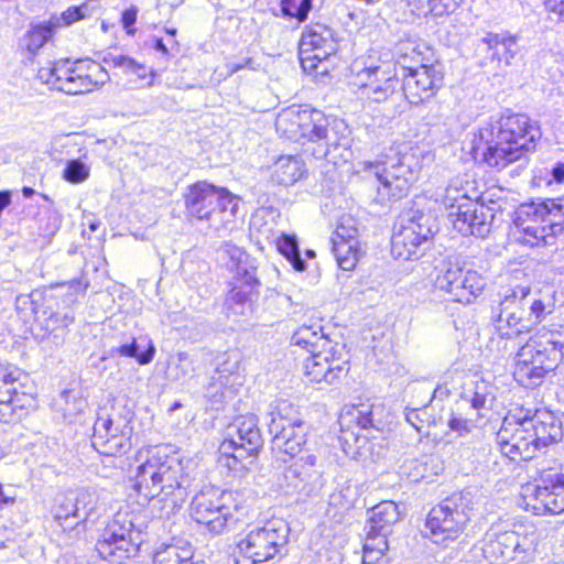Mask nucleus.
Masks as SVG:
<instances>
[{
	"label": "nucleus",
	"instance_id": "nucleus-39",
	"mask_svg": "<svg viewBox=\"0 0 564 564\" xmlns=\"http://www.w3.org/2000/svg\"><path fill=\"white\" fill-rule=\"evenodd\" d=\"M337 50H326L321 46L313 48L312 52L299 51L301 66L305 73H327L324 63L336 53Z\"/></svg>",
	"mask_w": 564,
	"mask_h": 564
},
{
	"label": "nucleus",
	"instance_id": "nucleus-16",
	"mask_svg": "<svg viewBox=\"0 0 564 564\" xmlns=\"http://www.w3.org/2000/svg\"><path fill=\"white\" fill-rule=\"evenodd\" d=\"M362 171L372 174L380 183L379 195L384 199L406 196L416 181L421 163L413 152L398 153L386 162L365 161Z\"/></svg>",
	"mask_w": 564,
	"mask_h": 564
},
{
	"label": "nucleus",
	"instance_id": "nucleus-31",
	"mask_svg": "<svg viewBox=\"0 0 564 564\" xmlns=\"http://www.w3.org/2000/svg\"><path fill=\"white\" fill-rule=\"evenodd\" d=\"M291 344L299 346L310 354L332 352L339 354L345 350V346L338 343H333L324 333L323 327L318 324L300 326L291 337Z\"/></svg>",
	"mask_w": 564,
	"mask_h": 564
},
{
	"label": "nucleus",
	"instance_id": "nucleus-11",
	"mask_svg": "<svg viewBox=\"0 0 564 564\" xmlns=\"http://www.w3.org/2000/svg\"><path fill=\"white\" fill-rule=\"evenodd\" d=\"M37 77L52 89L67 95H80L93 91L108 80L107 72L91 61L68 59L54 62L47 67H41Z\"/></svg>",
	"mask_w": 564,
	"mask_h": 564
},
{
	"label": "nucleus",
	"instance_id": "nucleus-15",
	"mask_svg": "<svg viewBox=\"0 0 564 564\" xmlns=\"http://www.w3.org/2000/svg\"><path fill=\"white\" fill-rule=\"evenodd\" d=\"M290 527L281 518H273L251 529L238 543L236 564H258L281 555L286 547Z\"/></svg>",
	"mask_w": 564,
	"mask_h": 564
},
{
	"label": "nucleus",
	"instance_id": "nucleus-33",
	"mask_svg": "<svg viewBox=\"0 0 564 564\" xmlns=\"http://www.w3.org/2000/svg\"><path fill=\"white\" fill-rule=\"evenodd\" d=\"M100 427H94L93 446L105 456H118L127 453L130 447V435L132 427L128 421L123 420L122 429L120 433H116L115 436H108V432H100Z\"/></svg>",
	"mask_w": 564,
	"mask_h": 564
},
{
	"label": "nucleus",
	"instance_id": "nucleus-55",
	"mask_svg": "<svg viewBox=\"0 0 564 564\" xmlns=\"http://www.w3.org/2000/svg\"><path fill=\"white\" fill-rule=\"evenodd\" d=\"M104 62L108 65H112L115 67H120L124 72L127 70L128 66L133 65V58L122 55V54L108 53L104 57Z\"/></svg>",
	"mask_w": 564,
	"mask_h": 564
},
{
	"label": "nucleus",
	"instance_id": "nucleus-32",
	"mask_svg": "<svg viewBox=\"0 0 564 564\" xmlns=\"http://www.w3.org/2000/svg\"><path fill=\"white\" fill-rule=\"evenodd\" d=\"M397 64L402 70L434 64L432 48L420 40H402L397 45Z\"/></svg>",
	"mask_w": 564,
	"mask_h": 564
},
{
	"label": "nucleus",
	"instance_id": "nucleus-25",
	"mask_svg": "<svg viewBox=\"0 0 564 564\" xmlns=\"http://www.w3.org/2000/svg\"><path fill=\"white\" fill-rule=\"evenodd\" d=\"M284 478L288 487L304 499L317 497L325 485L317 456L308 452L285 468Z\"/></svg>",
	"mask_w": 564,
	"mask_h": 564
},
{
	"label": "nucleus",
	"instance_id": "nucleus-19",
	"mask_svg": "<svg viewBox=\"0 0 564 564\" xmlns=\"http://www.w3.org/2000/svg\"><path fill=\"white\" fill-rule=\"evenodd\" d=\"M218 257L234 273L232 289L228 294L227 302L240 306L241 310H237V313L243 314L245 305L250 302L252 292L259 285L256 276V260L231 242H224L220 246Z\"/></svg>",
	"mask_w": 564,
	"mask_h": 564
},
{
	"label": "nucleus",
	"instance_id": "nucleus-62",
	"mask_svg": "<svg viewBox=\"0 0 564 564\" xmlns=\"http://www.w3.org/2000/svg\"><path fill=\"white\" fill-rule=\"evenodd\" d=\"M15 502V496L3 489L0 484V509L12 506Z\"/></svg>",
	"mask_w": 564,
	"mask_h": 564
},
{
	"label": "nucleus",
	"instance_id": "nucleus-20",
	"mask_svg": "<svg viewBox=\"0 0 564 564\" xmlns=\"http://www.w3.org/2000/svg\"><path fill=\"white\" fill-rule=\"evenodd\" d=\"M434 285L452 301L469 304L482 293L487 281L477 271L465 270L457 260L445 259L435 267Z\"/></svg>",
	"mask_w": 564,
	"mask_h": 564
},
{
	"label": "nucleus",
	"instance_id": "nucleus-27",
	"mask_svg": "<svg viewBox=\"0 0 564 564\" xmlns=\"http://www.w3.org/2000/svg\"><path fill=\"white\" fill-rule=\"evenodd\" d=\"M240 356L237 352L224 355V360L217 366L208 384L205 397L214 404H221L234 398L237 387L241 384L238 373Z\"/></svg>",
	"mask_w": 564,
	"mask_h": 564
},
{
	"label": "nucleus",
	"instance_id": "nucleus-40",
	"mask_svg": "<svg viewBox=\"0 0 564 564\" xmlns=\"http://www.w3.org/2000/svg\"><path fill=\"white\" fill-rule=\"evenodd\" d=\"M276 247L279 252L285 257L294 270L299 272L306 270V263L301 258L299 242L294 235L281 234L276 240Z\"/></svg>",
	"mask_w": 564,
	"mask_h": 564
},
{
	"label": "nucleus",
	"instance_id": "nucleus-36",
	"mask_svg": "<svg viewBox=\"0 0 564 564\" xmlns=\"http://www.w3.org/2000/svg\"><path fill=\"white\" fill-rule=\"evenodd\" d=\"M194 550L189 543L167 544L160 546L153 556L154 564H205L204 561H193Z\"/></svg>",
	"mask_w": 564,
	"mask_h": 564
},
{
	"label": "nucleus",
	"instance_id": "nucleus-63",
	"mask_svg": "<svg viewBox=\"0 0 564 564\" xmlns=\"http://www.w3.org/2000/svg\"><path fill=\"white\" fill-rule=\"evenodd\" d=\"M135 20H137V10L129 9L122 13V24H123L124 29L128 30L130 26H132L135 23Z\"/></svg>",
	"mask_w": 564,
	"mask_h": 564
},
{
	"label": "nucleus",
	"instance_id": "nucleus-12",
	"mask_svg": "<svg viewBox=\"0 0 564 564\" xmlns=\"http://www.w3.org/2000/svg\"><path fill=\"white\" fill-rule=\"evenodd\" d=\"M476 494L470 489L455 492L433 507L426 519V529L436 544L446 545L456 540L470 519L477 505Z\"/></svg>",
	"mask_w": 564,
	"mask_h": 564
},
{
	"label": "nucleus",
	"instance_id": "nucleus-41",
	"mask_svg": "<svg viewBox=\"0 0 564 564\" xmlns=\"http://www.w3.org/2000/svg\"><path fill=\"white\" fill-rule=\"evenodd\" d=\"M53 28L46 24L32 26L21 39L20 46L34 55L51 37Z\"/></svg>",
	"mask_w": 564,
	"mask_h": 564
},
{
	"label": "nucleus",
	"instance_id": "nucleus-42",
	"mask_svg": "<svg viewBox=\"0 0 564 564\" xmlns=\"http://www.w3.org/2000/svg\"><path fill=\"white\" fill-rule=\"evenodd\" d=\"M332 250L341 270L350 271L356 267L359 253L358 241L348 243L335 240Z\"/></svg>",
	"mask_w": 564,
	"mask_h": 564
},
{
	"label": "nucleus",
	"instance_id": "nucleus-22",
	"mask_svg": "<svg viewBox=\"0 0 564 564\" xmlns=\"http://www.w3.org/2000/svg\"><path fill=\"white\" fill-rule=\"evenodd\" d=\"M530 292V286L517 285L503 293L492 317L496 332L500 338H516L530 332L531 324L523 317L524 301Z\"/></svg>",
	"mask_w": 564,
	"mask_h": 564
},
{
	"label": "nucleus",
	"instance_id": "nucleus-53",
	"mask_svg": "<svg viewBox=\"0 0 564 564\" xmlns=\"http://www.w3.org/2000/svg\"><path fill=\"white\" fill-rule=\"evenodd\" d=\"M335 240H341L348 243H355L357 240V229L356 228H347L343 224L337 226L336 230L332 237V243L334 245Z\"/></svg>",
	"mask_w": 564,
	"mask_h": 564
},
{
	"label": "nucleus",
	"instance_id": "nucleus-44",
	"mask_svg": "<svg viewBox=\"0 0 564 564\" xmlns=\"http://www.w3.org/2000/svg\"><path fill=\"white\" fill-rule=\"evenodd\" d=\"M375 405L369 402H361L352 404L347 411L346 416L349 417L350 422L356 423L361 429L377 427L376 420L373 417Z\"/></svg>",
	"mask_w": 564,
	"mask_h": 564
},
{
	"label": "nucleus",
	"instance_id": "nucleus-14",
	"mask_svg": "<svg viewBox=\"0 0 564 564\" xmlns=\"http://www.w3.org/2000/svg\"><path fill=\"white\" fill-rule=\"evenodd\" d=\"M534 546V530L524 524H514L510 530L487 532L479 551L484 557L482 564H527Z\"/></svg>",
	"mask_w": 564,
	"mask_h": 564
},
{
	"label": "nucleus",
	"instance_id": "nucleus-5",
	"mask_svg": "<svg viewBox=\"0 0 564 564\" xmlns=\"http://www.w3.org/2000/svg\"><path fill=\"white\" fill-rule=\"evenodd\" d=\"M517 240L530 247L553 245L564 230V200L545 199L521 204L516 210Z\"/></svg>",
	"mask_w": 564,
	"mask_h": 564
},
{
	"label": "nucleus",
	"instance_id": "nucleus-46",
	"mask_svg": "<svg viewBox=\"0 0 564 564\" xmlns=\"http://www.w3.org/2000/svg\"><path fill=\"white\" fill-rule=\"evenodd\" d=\"M139 344L135 339L130 344H123L119 346L116 350L118 354L124 357H133L138 360L140 365H148L153 360L155 348L153 344L149 343V347L147 350L139 352Z\"/></svg>",
	"mask_w": 564,
	"mask_h": 564
},
{
	"label": "nucleus",
	"instance_id": "nucleus-59",
	"mask_svg": "<svg viewBox=\"0 0 564 564\" xmlns=\"http://www.w3.org/2000/svg\"><path fill=\"white\" fill-rule=\"evenodd\" d=\"M176 367L181 370L183 376H187L194 371L193 360L187 352L182 351L177 354Z\"/></svg>",
	"mask_w": 564,
	"mask_h": 564
},
{
	"label": "nucleus",
	"instance_id": "nucleus-18",
	"mask_svg": "<svg viewBox=\"0 0 564 564\" xmlns=\"http://www.w3.org/2000/svg\"><path fill=\"white\" fill-rule=\"evenodd\" d=\"M443 203L453 227L463 236L485 238L490 232L491 209L473 200L463 189L448 186Z\"/></svg>",
	"mask_w": 564,
	"mask_h": 564
},
{
	"label": "nucleus",
	"instance_id": "nucleus-61",
	"mask_svg": "<svg viewBox=\"0 0 564 564\" xmlns=\"http://www.w3.org/2000/svg\"><path fill=\"white\" fill-rule=\"evenodd\" d=\"M126 72L137 75L140 79H145L148 75V68L144 65L139 64L134 59L133 65L128 66Z\"/></svg>",
	"mask_w": 564,
	"mask_h": 564
},
{
	"label": "nucleus",
	"instance_id": "nucleus-1",
	"mask_svg": "<svg viewBox=\"0 0 564 564\" xmlns=\"http://www.w3.org/2000/svg\"><path fill=\"white\" fill-rule=\"evenodd\" d=\"M562 437V423L553 412L521 406L510 410L503 417L497 443L510 459L530 460L557 444Z\"/></svg>",
	"mask_w": 564,
	"mask_h": 564
},
{
	"label": "nucleus",
	"instance_id": "nucleus-8",
	"mask_svg": "<svg viewBox=\"0 0 564 564\" xmlns=\"http://www.w3.org/2000/svg\"><path fill=\"white\" fill-rule=\"evenodd\" d=\"M144 516L119 510L96 544L99 555L115 564L138 555L147 530Z\"/></svg>",
	"mask_w": 564,
	"mask_h": 564
},
{
	"label": "nucleus",
	"instance_id": "nucleus-35",
	"mask_svg": "<svg viewBox=\"0 0 564 564\" xmlns=\"http://www.w3.org/2000/svg\"><path fill=\"white\" fill-rule=\"evenodd\" d=\"M303 167L302 160L296 156H280L273 164L272 180L280 185H292L302 177Z\"/></svg>",
	"mask_w": 564,
	"mask_h": 564
},
{
	"label": "nucleus",
	"instance_id": "nucleus-29",
	"mask_svg": "<svg viewBox=\"0 0 564 564\" xmlns=\"http://www.w3.org/2000/svg\"><path fill=\"white\" fill-rule=\"evenodd\" d=\"M344 357L345 350L341 355L321 351L311 354L304 361V375L312 382L334 384L347 371Z\"/></svg>",
	"mask_w": 564,
	"mask_h": 564
},
{
	"label": "nucleus",
	"instance_id": "nucleus-56",
	"mask_svg": "<svg viewBox=\"0 0 564 564\" xmlns=\"http://www.w3.org/2000/svg\"><path fill=\"white\" fill-rule=\"evenodd\" d=\"M423 415H426V412L422 409H405L406 422L411 424L417 432H421L423 426Z\"/></svg>",
	"mask_w": 564,
	"mask_h": 564
},
{
	"label": "nucleus",
	"instance_id": "nucleus-51",
	"mask_svg": "<svg viewBox=\"0 0 564 564\" xmlns=\"http://www.w3.org/2000/svg\"><path fill=\"white\" fill-rule=\"evenodd\" d=\"M90 15V8L87 3L69 7L62 13V20L65 25H70L79 20Z\"/></svg>",
	"mask_w": 564,
	"mask_h": 564
},
{
	"label": "nucleus",
	"instance_id": "nucleus-21",
	"mask_svg": "<svg viewBox=\"0 0 564 564\" xmlns=\"http://www.w3.org/2000/svg\"><path fill=\"white\" fill-rule=\"evenodd\" d=\"M98 497L88 488L62 491L55 495L51 507L54 522L72 536L85 528V522L96 509Z\"/></svg>",
	"mask_w": 564,
	"mask_h": 564
},
{
	"label": "nucleus",
	"instance_id": "nucleus-37",
	"mask_svg": "<svg viewBox=\"0 0 564 564\" xmlns=\"http://www.w3.org/2000/svg\"><path fill=\"white\" fill-rule=\"evenodd\" d=\"M318 46L326 50H337V43L333 37L332 29L322 24H316L303 32L300 40L299 51L310 53L313 48Z\"/></svg>",
	"mask_w": 564,
	"mask_h": 564
},
{
	"label": "nucleus",
	"instance_id": "nucleus-7",
	"mask_svg": "<svg viewBox=\"0 0 564 564\" xmlns=\"http://www.w3.org/2000/svg\"><path fill=\"white\" fill-rule=\"evenodd\" d=\"M184 200L187 215L207 221L215 231L227 229L235 221L237 197L225 187L199 181L187 187Z\"/></svg>",
	"mask_w": 564,
	"mask_h": 564
},
{
	"label": "nucleus",
	"instance_id": "nucleus-30",
	"mask_svg": "<svg viewBox=\"0 0 564 564\" xmlns=\"http://www.w3.org/2000/svg\"><path fill=\"white\" fill-rule=\"evenodd\" d=\"M74 322V316L68 313L51 312L46 316L36 317L33 326V335L39 341H47L53 346H61L68 333V326Z\"/></svg>",
	"mask_w": 564,
	"mask_h": 564
},
{
	"label": "nucleus",
	"instance_id": "nucleus-58",
	"mask_svg": "<svg viewBox=\"0 0 564 564\" xmlns=\"http://www.w3.org/2000/svg\"><path fill=\"white\" fill-rule=\"evenodd\" d=\"M506 37L507 35L505 34L487 33L486 36L482 37L481 42L488 46L489 51H492V53H497L498 48L500 47V44L503 42Z\"/></svg>",
	"mask_w": 564,
	"mask_h": 564
},
{
	"label": "nucleus",
	"instance_id": "nucleus-54",
	"mask_svg": "<svg viewBox=\"0 0 564 564\" xmlns=\"http://www.w3.org/2000/svg\"><path fill=\"white\" fill-rule=\"evenodd\" d=\"M123 421H117L115 422L112 419H98V421L95 423V427H100L101 433L108 432V436H115L116 433H120V430L122 429Z\"/></svg>",
	"mask_w": 564,
	"mask_h": 564
},
{
	"label": "nucleus",
	"instance_id": "nucleus-38",
	"mask_svg": "<svg viewBox=\"0 0 564 564\" xmlns=\"http://www.w3.org/2000/svg\"><path fill=\"white\" fill-rule=\"evenodd\" d=\"M412 13L417 17H443L457 10L463 0H406Z\"/></svg>",
	"mask_w": 564,
	"mask_h": 564
},
{
	"label": "nucleus",
	"instance_id": "nucleus-6",
	"mask_svg": "<svg viewBox=\"0 0 564 564\" xmlns=\"http://www.w3.org/2000/svg\"><path fill=\"white\" fill-rule=\"evenodd\" d=\"M245 509L239 492L206 487L194 496L191 516L208 532L220 535L240 521Z\"/></svg>",
	"mask_w": 564,
	"mask_h": 564
},
{
	"label": "nucleus",
	"instance_id": "nucleus-13",
	"mask_svg": "<svg viewBox=\"0 0 564 564\" xmlns=\"http://www.w3.org/2000/svg\"><path fill=\"white\" fill-rule=\"evenodd\" d=\"M438 231L436 218L421 210L404 212L394 226L391 253L395 259L412 261L423 256Z\"/></svg>",
	"mask_w": 564,
	"mask_h": 564
},
{
	"label": "nucleus",
	"instance_id": "nucleus-57",
	"mask_svg": "<svg viewBox=\"0 0 564 564\" xmlns=\"http://www.w3.org/2000/svg\"><path fill=\"white\" fill-rule=\"evenodd\" d=\"M545 9L554 14L558 22H564V0H544Z\"/></svg>",
	"mask_w": 564,
	"mask_h": 564
},
{
	"label": "nucleus",
	"instance_id": "nucleus-52",
	"mask_svg": "<svg viewBox=\"0 0 564 564\" xmlns=\"http://www.w3.org/2000/svg\"><path fill=\"white\" fill-rule=\"evenodd\" d=\"M258 66L259 65L256 64V62L251 57H243L238 62H228V63H226V69H227L226 76H231L235 73H238L239 70H242L246 68L256 70L258 68Z\"/></svg>",
	"mask_w": 564,
	"mask_h": 564
},
{
	"label": "nucleus",
	"instance_id": "nucleus-48",
	"mask_svg": "<svg viewBox=\"0 0 564 564\" xmlns=\"http://www.w3.org/2000/svg\"><path fill=\"white\" fill-rule=\"evenodd\" d=\"M268 217H272L269 209L261 208L257 210L250 219V229L264 238H269L273 232V225L268 221Z\"/></svg>",
	"mask_w": 564,
	"mask_h": 564
},
{
	"label": "nucleus",
	"instance_id": "nucleus-23",
	"mask_svg": "<svg viewBox=\"0 0 564 564\" xmlns=\"http://www.w3.org/2000/svg\"><path fill=\"white\" fill-rule=\"evenodd\" d=\"M525 497L532 498L533 509L558 514L564 511V470H543L535 484L525 487Z\"/></svg>",
	"mask_w": 564,
	"mask_h": 564
},
{
	"label": "nucleus",
	"instance_id": "nucleus-49",
	"mask_svg": "<svg viewBox=\"0 0 564 564\" xmlns=\"http://www.w3.org/2000/svg\"><path fill=\"white\" fill-rule=\"evenodd\" d=\"M447 426L459 436L469 434L475 429L473 420L465 417L458 410L452 411L447 420Z\"/></svg>",
	"mask_w": 564,
	"mask_h": 564
},
{
	"label": "nucleus",
	"instance_id": "nucleus-2",
	"mask_svg": "<svg viewBox=\"0 0 564 564\" xmlns=\"http://www.w3.org/2000/svg\"><path fill=\"white\" fill-rule=\"evenodd\" d=\"M188 486L189 475L176 454L170 455L166 447L160 446L147 451L144 462L137 468L134 488L145 500L158 499L162 503L160 517L169 518L181 508Z\"/></svg>",
	"mask_w": 564,
	"mask_h": 564
},
{
	"label": "nucleus",
	"instance_id": "nucleus-3",
	"mask_svg": "<svg viewBox=\"0 0 564 564\" xmlns=\"http://www.w3.org/2000/svg\"><path fill=\"white\" fill-rule=\"evenodd\" d=\"M541 137L540 129L524 113H514L510 109L491 116L479 129V144L482 160L489 166L503 169L535 148Z\"/></svg>",
	"mask_w": 564,
	"mask_h": 564
},
{
	"label": "nucleus",
	"instance_id": "nucleus-26",
	"mask_svg": "<svg viewBox=\"0 0 564 564\" xmlns=\"http://www.w3.org/2000/svg\"><path fill=\"white\" fill-rule=\"evenodd\" d=\"M402 72V90L411 105H420L429 100L442 86L443 73L437 63Z\"/></svg>",
	"mask_w": 564,
	"mask_h": 564
},
{
	"label": "nucleus",
	"instance_id": "nucleus-45",
	"mask_svg": "<svg viewBox=\"0 0 564 564\" xmlns=\"http://www.w3.org/2000/svg\"><path fill=\"white\" fill-rule=\"evenodd\" d=\"M312 9V0H281V11L284 18H295L304 22Z\"/></svg>",
	"mask_w": 564,
	"mask_h": 564
},
{
	"label": "nucleus",
	"instance_id": "nucleus-43",
	"mask_svg": "<svg viewBox=\"0 0 564 564\" xmlns=\"http://www.w3.org/2000/svg\"><path fill=\"white\" fill-rule=\"evenodd\" d=\"M496 401V388L485 380L476 382L475 390L469 400L470 406L477 411L490 410Z\"/></svg>",
	"mask_w": 564,
	"mask_h": 564
},
{
	"label": "nucleus",
	"instance_id": "nucleus-9",
	"mask_svg": "<svg viewBox=\"0 0 564 564\" xmlns=\"http://www.w3.org/2000/svg\"><path fill=\"white\" fill-rule=\"evenodd\" d=\"M564 343L553 336L531 337L517 352L513 377L525 388L541 386L563 359Z\"/></svg>",
	"mask_w": 564,
	"mask_h": 564
},
{
	"label": "nucleus",
	"instance_id": "nucleus-24",
	"mask_svg": "<svg viewBox=\"0 0 564 564\" xmlns=\"http://www.w3.org/2000/svg\"><path fill=\"white\" fill-rule=\"evenodd\" d=\"M399 520V507L393 501H382L370 510L364 545L365 557H370L372 553L383 555L388 550L387 536Z\"/></svg>",
	"mask_w": 564,
	"mask_h": 564
},
{
	"label": "nucleus",
	"instance_id": "nucleus-17",
	"mask_svg": "<svg viewBox=\"0 0 564 564\" xmlns=\"http://www.w3.org/2000/svg\"><path fill=\"white\" fill-rule=\"evenodd\" d=\"M263 440L254 415L239 416L227 427L219 446L221 462L232 471H242L262 448Z\"/></svg>",
	"mask_w": 564,
	"mask_h": 564
},
{
	"label": "nucleus",
	"instance_id": "nucleus-50",
	"mask_svg": "<svg viewBox=\"0 0 564 564\" xmlns=\"http://www.w3.org/2000/svg\"><path fill=\"white\" fill-rule=\"evenodd\" d=\"M516 54V39L512 36H507L503 42L500 44L497 53L491 54L492 59H497L498 62H505V64H510V61L513 58Z\"/></svg>",
	"mask_w": 564,
	"mask_h": 564
},
{
	"label": "nucleus",
	"instance_id": "nucleus-64",
	"mask_svg": "<svg viewBox=\"0 0 564 564\" xmlns=\"http://www.w3.org/2000/svg\"><path fill=\"white\" fill-rule=\"evenodd\" d=\"M69 288L76 293L85 292L88 288V282L82 279H74L69 282Z\"/></svg>",
	"mask_w": 564,
	"mask_h": 564
},
{
	"label": "nucleus",
	"instance_id": "nucleus-4",
	"mask_svg": "<svg viewBox=\"0 0 564 564\" xmlns=\"http://www.w3.org/2000/svg\"><path fill=\"white\" fill-rule=\"evenodd\" d=\"M275 127L289 140L315 144L312 154L316 159H325L332 150L349 144L347 124L316 109H285L278 115Z\"/></svg>",
	"mask_w": 564,
	"mask_h": 564
},
{
	"label": "nucleus",
	"instance_id": "nucleus-47",
	"mask_svg": "<svg viewBox=\"0 0 564 564\" xmlns=\"http://www.w3.org/2000/svg\"><path fill=\"white\" fill-rule=\"evenodd\" d=\"M89 167L79 159L69 160L63 171V177L73 184L82 183L89 176Z\"/></svg>",
	"mask_w": 564,
	"mask_h": 564
},
{
	"label": "nucleus",
	"instance_id": "nucleus-60",
	"mask_svg": "<svg viewBox=\"0 0 564 564\" xmlns=\"http://www.w3.org/2000/svg\"><path fill=\"white\" fill-rule=\"evenodd\" d=\"M544 312H545L544 303L541 300L533 301L530 305V315L534 316V321L531 322L530 319H528L529 323L531 325L540 323L544 316Z\"/></svg>",
	"mask_w": 564,
	"mask_h": 564
},
{
	"label": "nucleus",
	"instance_id": "nucleus-28",
	"mask_svg": "<svg viewBox=\"0 0 564 564\" xmlns=\"http://www.w3.org/2000/svg\"><path fill=\"white\" fill-rule=\"evenodd\" d=\"M359 76L364 79L361 86L369 99L383 102L392 96L399 86L395 64L382 63L366 67Z\"/></svg>",
	"mask_w": 564,
	"mask_h": 564
},
{
	"label": "nucleus",
	"instance_id": "nucleus-10",
	"mask_svg": "<svg viewBox=\"0 0 564 564\" xmlns=\"http://www.w3.org/2000/svg\"><path fill=\"white\" fill-rule=\"evenodd\" d=\"M270 409L267 425L272 437V451L290 458L297 457L304 451L306 453L310 427L302 419L299 408L286 400H278Z\"/></svg>",
	"mask_w": 564,
	"mask_h": 564
},
{
	"label": "nucleus",
	"instance_id": "nucleus-34",
	"mask_svg": "<svg viewBox=\"0 0 564 564\" xmlns=\"http://www.w3.org/2000/svg\"><path fill=\"white\" fill-rule=\"evenodd\" d=\"M13 372L0 369V422L10 423L18 417L17 411L22 410Z\"/></svg>",
	"mask_w": 564,
	"mask_h": 564
}]
</instances>
